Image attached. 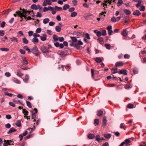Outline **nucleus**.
Wrapping results in <instances>:
<instances>
[{"instance_id": "f257e3e1", "label": "nucleus", "mask_w": 146, "mask_h": 146, "mask_svg": "<svg viewBox=\"0 0 146 146\" xmlns=\"http://www.w3.org/2000/svg\"><path fill=\"white\" fill-rule=\"evenodd\" d=\"M21 11H17L16 13L17 15L19 17H20L21 19L23 17H24V18L26 20H30L32 19L31 17L30 16H28V17H26L25 16L27 14H29L30 12L28 11H26V10L23 9L22 13Z\"/></svg>"}, {"instance_id": "f03ea898", "label": "nucleus", "mask_w": 146, "mask_h": 146, "mask_svg": "<svg viewBox=\"0 0 146 146\" xmlns=\"http://www.w3.org/2000/svg\"><path fill=\"white\" fill-rule=\"evenodd\" d=\"M31 52L35 54L36 56H38L40 54L39 51L38 50L37 48L35 46L33 47L31 50Z\"/></svg>"}, {"instance_id": "7ed1b4c3", "label": "nucleus", "mask_w": 146, "mask_h": 146, "mask_svg": "<svg viewBox=\"0 0 146 146\" xmlns=\"http://www.w3.org/2000/svg\"><path fill=\"white\" fill-rule=\"evenodd\" d=\"M40 49L42 52L44 53H48L49 51V50H48V48H47V47L44 45L41 46Z\"/></svg>"}, {"instance_id": "20e7f679", "label": "nucleus", "mask_w": 146, "mask_h": 146, "mask_svg": "<svg viewBox=\"0 0 146 146\" xmlns=\"http://www.w3.org/2000/svg\"><path fill=\"white\" fill-rule=\"evenodd\" d=\"M31 111L32 113V119H34L36 117V113L37 112V109L36 108L33 109H32Z\"/></svg>"}, {"instance_id": "39448f33", "label": "nucleus", "mask_w": 146, "mask_h": 146, "mask_svg": "<svg viewBox=\"0 0 146 146\" xmlns=\"http://www.w3.org/2000/svg\"><path fill=\"white\" fill-rule=\"evenodd\" d=\"M52 2L50 0H44L42 3L43 6H46L48 4V5H51Z\"/></svg>"}, {"instance_id": "423d86ee", "label": "nucleus", "mask_w": 146, "mask_h": 146, "mask_svg": "<svg viewBox=\"0 0 146 146\" xmlns=\"http://www.w3.org/2000/svg\"><path fill=\"white\" fill-rule=\"evenodd\" d=\"M121 34L123 36H124L123 39H125V37L128 34V32L127 30L125 29H124L122 32Z\"/></svg>"}, {"instance_id": "0eeeda50", "label": "nucleus", "mask_w": 146, "mask_h": 146, "mask_svg": "<svg viewBox=\"0 0 146 146\" xmlns=\"http://www.w3.org/2000/svg\"><path fill=\"white\" fill-rule=\"evenodd\" d=\"M124 63L122 61L117 62L115 64L116 67L122 66L123 65Z\"/></svg>"}, {"instance_id": "6e6552de", "label": "nucleus", "mask_w": 146, "mask_h": 146, "mask_svg": "<svg viewBox=\"0 0 146 146\" xmlns=\"http://www.w3.org/2000/svg\"><path fill=\"white\" fill-rule=\"evenodd\" d=\"M127 71L126 70H121L118 72L119 74H123L124 75H127V74L126 72Z\"/></svg>"}, {"instance_id": "1a4fd4ad", "label": "nucleus", "mask_w": 146, "mask_h": 146, "mask_svg": "<svg viewBox=\"0 0 146 146\" xmlns=\"http://www.w3.org/2000/svg\"><path fill=\"white\" fill-rule=\"evenodd\" d=\"M94 32L96 34V35L98 37H100L102 35V33L100 31H99L98 30H94Z\"/></svg>"}, {"instance_id": "9d476101", "label": "nucleus", "mask_w": 146, "mask_h": 146, "mask_svg": "<svg viewBox=\"0 0 146 146\" xmlns=\"http://www.w3.org/2000/svg\"><path fill=\"white\" fill-rule=\"evenodd\" d=\"M141 14V13L138 10H135L134 11L133 13V15L137 16H139Z\"/></svg>"}, {"instance_id": "9b49d317", "label": "nucleus", "mask_w": 146, "mask_h": 146, "mask_svg": "<svg viewBox=\"0 0 146 146\" xmlns=\"http://www.w3.org/2000/svg\"><path fill=\"white\" fill-rule=\"evenodd\" d=\"M25 57L24 56H23L22 57V60H23V65L24 64H28V62L25 59Z\"/></svg>"}, {"instance_id": "f8f14e48", "label": "nucleus", "mask_w": 146, "mask_h": 146, "mask_svg": "<svg viewBox=\"0 0 146 146\" xmlns=\"http://www.w3.org/2000/svg\"><path fill=\"white\" fill-rule=\"evenodd\" d=\"M16 131V129H15L13 127H12L10 129L9 131L7 132V133L9 134L11 133L15 132Z\"/></svg>"}, {"instance_id": "ddd939ff", "label": "nucleus", "mask_w": 146, "mask_h": 146, "mask_svg": "<svg viewBox=\"0 0 146 146\" xmlns=\"http://www.w3.org/2000/svg\"><path fill=\"white\" fill-rule=\"evenodd\" d=\"M43 36H40V38L41 40L45 41L46 39V35L45 34L43 35Z\"/></svg>"}, {"instance_id": "4468645a", "label": "nucleus", "mask_w": 146, "mask_h": 146, "mask_svg": "<svg viewBox=\"0 0 146 146\" xmlns=\"http://www.w3.org/2000/svg\"><path fill=\"white\" fill-rule=\"evenodd\" d=\"M103 114V112L101 110H99L98 111L97 115L98 116H101Z\"/></svg>"}, {"instance_id": "2eb2a0df", "label": "nucleus", "mask_w": 146, "mask_h": 146, "mask_svg": "<svg viewBox=\"0 0 146 146\" xmlns=\"http://www.w3.org/2000/svg\"><path fill=\"white\" fill-rule=\"evenodd\" d=\"M4 142L3 144V146H7L8 145H10V144L9 143V142L8 141V140H4Z\"/></svg>"}, {"instance_id": "dca6fc26", "label": "nucleus", "mask_w": 146, "mask_h": 146, "mask_svg": "<svg viewBox=\"0 0 146 146\" xmlns=\"http://www.w3.org/2000/svg\"><path fill=\"white\" fill-rule=\"evenodd\" d=\"M88 137L90 139H92L95 137V136L93 134L90 133L88 134Z\"/></svg>"}, {"instance_id": "f3484780", "label": "nucleus", "mask_w": 146, "mask_h": 146, "mask_svg": "<svg viewBox=\"0 0 146 146\" xmlns=\"http://www.w3.org/2000/svg\"><path fill=\"white\" fill-rule=\"evenodd\" d=\"M70 38L71 39L72 42H76L78 41L77 38L74 36L70 37Z\"/></svg>"}, {"instance_id": "a211bd4d", "label": "nucleus", "mask_w": 146, "mask_h": 146, "mask_svg": "<svg viewBox=\"0 0 146 146\" xmlns=\"http://www.w3.org/2000/svg\"><path fill=\"white\" fill-rule=\"evenodd\" d=\"M22 113H24L25 115H28L29 112L25 109H23Z\"/></svg>"}, {"instance_id": "6ab92c4d", "label": "nucleus", "mask_w": 146, "mask_h": 146, "mask_svg": "<svg viewBox=\"0 0 146 146\" xmlns=\"http://www.w3.org/2000/svg\"><path fill=\"white\" fill-rule=\"evenodd\" d=\"M106 118L107 117L106 116H104L103 117V125L104 126H106V123L107 121L106 120Z\"/></svg>"}, {"instance_id": "aec40b11", "label": "nucleus", "mask_w": 146, "mask_h": 146, "mask_svg": "<svg viewBox=\"0 0 146 146\" xmlns=\"http://www.w3.org/2000/svg\"><path fill=\"white\" fill-rule=\"evenodd\" d=\"M31 8L32 9L35 10H36L38 9L37 5L35 4L32 5L31 6Z\"/></svg>"}, {"instance_id": "412c9836", "label": "nucleus", "mask_w": 146, "mask_h": 146, "mask_svg": "<svg viewBox=\"0 0 146 146\" xmlns=\"http://www.w3.org/2000/svg\"><path fill=\"white\" fill-rule=\"evenodd\" d=\"M21 120H17L15 123L17 126L21 127Z\"/></svg>"}, {"instance_id": "4be33fe9", "label": "nucleus", "mask_w": 146, "mask_h": 146, "mask_svg": "<svg viewBox=\"0 0 146 146\" xmlns=\"http://www.w3.org/2000/svg\"><path fill=\"white\" fill-rule=\"evenodd\" d=\"M124 12L127 15H130L131 13L129 9L124 10Z\"/></svg>"}, {"instance_id": "5701e85b", "label": "nucleus", "mask_w": 146, "mask_h": 146, "mask_svg": "<svg viewBox=\"0 0 146 146\" xmlns=\"http://www.w3.org/2000/svg\"><path fill=\"white\" fill-rule=\"evenodd\" d=\"M31 41L33 42L34 44L36 43H37L38 42V39L37 38H34Z\"/></svg>"}, {"instance_id": "b1692460", "label": "nucleus", "mask_w": 146, "mask_h": 146, "mask_svg": "<svg viewBox=\"0 0 146 146\" xmlns=\"http://www.w3.org/2000/svg\"><path fill=\"white\" fill-rule=\"evenodd\" d=\"M58 37L56 35H54L53 36V39L54 40V42H56L58 39Z\"/></svg>"}, {"instance_id": "393cba45", "label": "nucleus", "mask_w": 146, "mask_h": 146, "mask_svg": "<svg viewBox=\"0 0 146 146\" xmlns=\"http://www.w3.org/2000/svg\"><path fill=\"white\" fill-rule=\"evenodd\" d=\"M99 120L98 119H96L94 120V124L96 126L99 124Z\"/></svg>"}, {"instance_id": "a878e982", "label": "nucleus", "mask_w": 146, "mask_h": 146, "mask_svg": "<svg viewBox=\"0 0 146 146\" xmlns=\"http://www.w3.org/2000/svg\"><path fill=\"white\" fill-rule=\"evenodd\" d=\"M69 6L68 5L66 4L63 7V9L64 10H66L67 9L69 8Z\"/></svg>"}, {"instance_id": "bb28decb", "label": "nucleus", "mask_w": 146, "mask_h": 146, "mask_svg": "<svg viewBox=\"0 0 146 146\" xmlns=\"http://www.w3.org/2000/svg\"><path fill=\"white\" fill-rule=\"evenodd\" d=\"M108 31V34L109 35H111L113 33V31L111 30L112 28H107Z\"/></svg>"}, {"instance_id": "cd10ccee", "label": "nucleus", "mask_w": 146, "mask_h": 146, "mask_svg": "<svg viewBox=\"0 0 146 146\" xmlns=\"http://www.w3.org/2000/svg\"><path fill=\"white\" fill-rule=\"evenodd\" d=\"M95 61L96 62L98 63H99L102 62V60L100 58L97 57L96 58Z\"/></svg>"}, {"instance_id": "c85d7f7f", "label": "nucleus", "mask_w": 146, "mask_h": 146, "mask_svg": "<svg viewBox=\"0 0 146 146\" xmlns=\"http://www.w3.org/2000/svg\"><path fill=\"white\" fill-rule=\"evenodd\" d=\"M77 13L76 12H73L71 13L70 16L72 17H74L76 16Z\"/></svg>"}, {"instance_id": "c756f323", "label": "nucleus", "mask_w": 146, "mask_h": 146, "mask_svg": "<svg viewBox=\"0 0 146 146\" xmlns=\"http://www.w3.org/2000/svg\"><path fill=\"white\" fill-rule=\"evenodd\" d=\"M24 49H25L27 51H28V53L31 52V50L29 48H28V46H25L24 47Z\"/></svg>"}, {"instance_id": "7c9ffc66", "label": "nucleus", "mask_w": 146, "mask_h": 146, "mask_svg": "<svg viewBox=\"0 0 146 146\" xmlns=\"http://www.w3.org/2000/svg\"><path fill=\"white\" fill-rule=\"evenodd\" d=\"M13 102H15L16 103H19L21 104L22 105H24L21 102H20L19 100H18L17 101V100L16 98H14L13 100Z\"/></svg>"}, {"instance_id": "2f4dec72", "label": "nucleus", "mask_w": 146, "mask_h": 146, "mask_svg": "<svg viewBox=\"0 0 146 146\" xmlns=\"http://www.w3.org/2000/svg\"><path fill=\"white\" fill-rule=\"evenodd\" d=\"M104 136L107 139H109L111 137V135L110 134H104Z\"/></svg>"}, {"instance_id": "473e14b6", "label": "nucleus", "mask_w": 146, "mask_h": 146, "mask_svg": "<svg viewBox=\"0 0 146 146\" xmlns=\"http://www.w3.org/2000/svg\"><path fill=\"white\" fill-rule=\"evenodd\" d=\"M123 3V1L122 0H119L117 3V5L118 7H119Z\"/></svg>"}, {"instance_id": "72a5a7b5", "label": "nucleus", "mask_w": 146, "mask_h": 146, "mask_svg": "<svg viewBox=\"0 0 146 146\" xmlns=\"http://www.w3.org/2000/svg\"><path fill=\"white\" fill-rule=\"evenodd\" d=\"M49 19L48 18H46L44 19L43 21V23L44 24H46L49 22Z\"/></svg>"}, {"instance_id": "f704fd0d", "label": "nucleus", "mask_w": 146, "mask_h": 146, "mask_svg": "<svg viewBox=\"0 0 146 146\" xmlns=\"http://www.w3.org/2000/svg\"><path fill=\"white\" fill-rule=\"evenodd\" d=\"M35 126H34L32 128H29L27 129V130H30V129H31V131H30V133H31L33 132V131L35 130Z\"/></svg>"}, {"instance_id": "c9c22d12", "label": "nucleus", "mask_w": 146, "mask_h": 146, "mask_svg": "<svg viewBox=\"0 0 146 146\" xmlns=\"http://www.w3.org/2000/svg\"><path fill=\"white\" fill-rule=\"evenodd\" d=\"M23 42L25 44H27L28 43V41L25 38H23Z\"/></svg>"}, {"instance_id": "e433bc0d", "label": "nucleus", "mask_w": 146, "mask_h": 146, "mask_svg": "<svg viewBox=\"0 0 146 146\" xmlns=\"http://www.w3.org/2000/svg\"><path fill=\"white\" fill-rule=\"evenodd\" d=\"M10 39H11V41H14L15 42H17V38L16 37H12V38H10Z\"/></svg>"}, {"instance_id": "4c0bfd02", "label": "nucleus", "mask_w": 146, "mask_h": 146, "mask_svg": "<svg viewBox=\"0 0 146 146\" xmlns=\"http://www.w3.org/2000/svg\"><path fill=\"white\" fill-rule=\"evenodd\" d=\"M54 7L55 9L58 11H60L62 10V7H58L56 6H55Z\"/></svg>"}, {"instance_id": "58836bf2", "label": "nucleus", "mask_w": 146, "mask_h": 146, "mask_svg": "<svg viewBox=\"0 0 146 146\" xmlns=\"http://www.w3.org/2000/svg\"><path fill=\"white\" fill-rule=\"evenodd\" d=\"M26 102L27 104V105L28 106L29 108H31V103L29 102L26 101Z\"/></svg>"}, {"instance_id": "ea45409f", "label": "nucleus", "mask_w": 146, "mask_h": 146, "mask_svg": "<svg viewBox=\"0 0 146 146\" xmlns=\"http://www.w3.org/2000/svg\"><path fill=\"white\" fill-rule=\"evenodd\" d=\"M96 140L98 141L99 142H100L101 139L99 135H97L96 137Z\"/></svg>"}, {"instance_id": "a19ab883", "label": "nucleus", "mask_w": 146, "mask_h": 146, "mask_svg": "<svg viewBox=\"0 0 146 146\" xmlns=\"http://www.w3.org/2000/svg\"><path fill=\"white\" fill-rule=\"evenodd\" d=\"M140 11H143L145 9V7L144 6H141L139 9Z\"/></svg>"}, {"instance_id": "79ce46f5", "label": "nucleus", "mask_w": 146, "mask_h": 146, "mask_svg": "<svg viewBox=\"0 0 146 146\" xmlns=\"http://www.w3.org/2000/svg\"><path fill=\"white\" fill-rule=\"evenodd\" d=\"M101 33L102 35L103 36H105L107 35L106 31L105 30H103Z\"/></svg>"}, {"instance_id": "37998d69", "label": "nucleus", "mask_w": 146, "mask_h": 146, "mask_svg": "<svg viewBox=\"0 0 146 146\" xmlns=\"http://www.w3.org/2000/svg\"><path fill=\"white\" fill-rule=\"evenodd\" d=\"M142 2V1H139L138 3L136 4V6L137 8L139 7L141 5V3Z\"/></svg>"}, {"instance_id": "c03bdc74", "label": "nucleus", "mask_w": 146, "mask_h": 146, "mask_svg": "<svg viewBox=\"0 0 146 146\" xmlns=\"http://www.w3.org/2000/svg\"><path fill=\"white\" fill-rule=\"evenodd\" d=\"M72 3L74 6H75L77 5V0H73L72 1Z\"/></svg>"}, {"instance_id": "a18cd8bd", "label": "nucleus", "mask_w": 146, "mask_h": 146, "mask_svg": "<svg viewBox=\"0 0 146 146\" xmlns=\"http://www.w3.org/2000/svg\"><path fill=\"white\" fill-rule=\"evenodd\" d=\"M133 105L132 104H128L127 106V108H133Z\"/></svg>"}, {"instance_id": "49530a36", "label": "nucleus", "mask_w": 146, "mask_h": 146, "mask_svg": "<svg viewBox=\"0 0 146 146\" xmlns=\"http://www.w3.org/2000/svg\"><path fill=\"white\" fill-rule=\"evenodd\" d=\"M13 81L15 82L17 84H20V82L19 80L18 79L15 78H14L13 79Z\"/></svg>"}, {"instance_id": "de8ad7c7", "label": "nucleus", "mask_w": 146, "mask_h": 146, "mask_svg": "<svg viewBox=\"0 0 146 146\" xmlns=\"http://www.w3.org/2000/svg\"><path fill=\"white\" fill-rule=\"evenodd\" d=\"M0 50L3 51H7L9 50V49L7 48H1Z\"/></svg>"}, {"instance_id": "09e8293b", "label": "nucleus", "mask_w": 146, "mask_h": 146, "mask_svg": "<svg viewBox=\"0 0 146 146\" xmlns=\"http://www.w3.org/2000/svg\"><path fill=\"white\" fill-rule=\"evenodd\" d=\"M132 87V86L130 85H126L125 86V88L126 89H129V88H131Z\"/></svg>"}, {"instance_id": "8fccbe9b", "label": "nucleus", "mask_w": 146, "mask_h": 146, "mask_svg": "<svg viewBox=\"0 0 146 146\" xmlns=\"http://www.w3.org/2000/svg\"><path fill=\"white\" fill-rule=\"evenodd\" d=\"M124 142H125V144L127 145L130 142V141L129 139H127L125 140Z\"/></svg>"}, {"instance_id": "3c124183", "label": "nucleus", "mask_w": 146, "mask_h": 146, "mask_svg": "<svg viewBox=\"0 0 146 146\" xmlns=\"http://www.w3.org/2000/svg\"><path fill=\"white\" fill-rule=\"evenodd\" d=\"M105 45L107 49H109L110 48L111 46L110 44H106Z\"/></svg>"}, {"instance_id": "603ef678", "label": "nucleus", "mask_w": 146, "mask_h": 146, "mask_svg": "<svg viewBox=\"0 0 146 146\" xmlns=\"http://www.w3.org/2000/svg\"><path fill=\"white\" fill-rule=\"evenodd\" d=\"M5 34V31L3 30L0 31V35L1 36H3Z\"/></svg>"}, {"instance_id": "864d4df0", "label": "nucleus", "mask_w": 146, "mask_h": 146, "mask_svg": "<svg viewBox=\"0 0 146 146\" xmlns=\"http://www.w3.org/2000/svg\"><path fill=\"white\" fill-rule=\"evenodd\" d=\"M37 17H41L42 16V14L39 12H38L36 15Z\"/></svg>"}, {"instance_id": "5fc2aeb1", "label": "nucleus", "mask_w": 146, "mask_h": 146, "mask_svg": "<svg viewBox=\"0 0 146 146\" xmlns=\"http://www.w3.org/2000/svg\"><path fill=\"white\" fill-rule=\"evenodd\" d=\"M98 40L99 42L100 43L102 42L103 41L104 39L102 37H100L98 38Z\"/></svg>"}, {"instance_id": "6e6d98bb", "label": "nucleus", "mask_w": 146, "mask_h": 146, "mask_svg": "<svg viewBox=\"0 0 146 146\" xmlns=\"http://www.w3.org/2000/svg\"><path fill=\"white\" fill-rule=\"evenodd\" d=\"M29 79V76L27 74L25 76V79L24 80V81L25 82H27Z\"/></svg>"}, {"instance_id": "4d7b16f0", "label": "nucleus", "mask_w": 146, "mask_h": 146, "mask_svg": "<svg viewBox=\"0 0 146 146\" xmlns=\"http://www.w3.org/2000/svg\"><path fill=\"white\" fill-rule=\"evenodd\" d=\"M5 95L8 96L9 97H11L13 94H12L9 93L8 92H5Z\"/></svg>"}, {"instance_id": "13d9d810", "label": "nucleus", "mask_w": 146, "mask_h": 146, "mask_svg": "<svg viewBox=\"0 0 146 146\" xmlns=\"http://www.w3.org/2000/svg\"><path fill=\"white\" fill-rule=\"evenodd\" d=\"M91 72L92 76V78H94V69H91Z\"/></svg>"}, {"instance_id": "bf43d9fd", "label": "nucleus", "mask_w": 146, "mask_h": 146, "mask_svg": "<svg viewBox=\"0 0 146 146\" xmlns=\"http://www.w3.org/2000/svg\"><path fill=\"white\" fill-rule=\"evenodd\" d=\"M85 37L86 38H87L88 39H90V35L88 33H86L85 34Z\"/></svg>"}, {"instance_id": "052dcab7", "label": "nucleus", "mask_w": 146, "mask_h": 146, "mask_svg": "<svg viewBox=\"0 0 146 146\" xmlns=\"http://www.w3.org/2000/svg\"><path fill=\"white\" fill-rule=\"evenodd\" d=\"M5 23L4 21H3L1 23L0 25L1 27H4L5 26Z\"/></svg>"}, {"instance_id": "680f3d73", "label": "nucleus", "mask_w": 146, "mask_h": 146, "mask_svg": "<svg viewBox=\"0 0 146 146\" xmlns=\"http://www.w3.org/2000/svg\"><path fill=\"white\" fill-rule=\"evenodd\" d=\"M19 51L21 54H24L25 53V51L23 49H20Z\"/></svg>"}, {"instance_id": "e2e57ef3", "label": "nucleus", "mask_w": 146, "mask_h": 146, "mask_svg": "<svg viewBox=\"0 0 146 146\" xmlns=\"http://www.w3.org/2000/svg\"><path fill=\"white\" fill-rule=\"evenodd\" d=\"M17 75L19 76H21L23 75V74L21 73V72L19 71L17 72Z\"/></svg>"}, {"instance_id": "0e129e2a", "label": "nucleus", "mask_w": 146, "mask_h": 146, "mask_svg": "<svg viewBox=\"0 0 146 146\" xmlns=\"http://www.w3.org/2000/svg\"><path fill=\"white\" fill-rule=\"evenodd\" d=\"M58 40L60 42H62L64 41V39L63 37H59Z\"/></svg>"}, {"instance_id": "69168bd1", "label": "nucleus", "mask_w": 146, "mask_h": 146, "mask_svg": "<svg viewBox=\"0 0 146 146\" xmlns=\"http://www.w3.org/2000/svg\"><path fill=\"white\" fill-rule=\"evenodd\" d=\"M33 36L34 38H36V37H39L40 36V35L38 34H37L36 33H34L33 34Z\"/></svg>"}, {"instance_id": "338daca9", "label": "nucleus", "mask_w": 146, "mask_h": 146, "mask_svg": "<svg viewBox=\"0 0 146 146\" xmlns=\"http://www.w3.org/2000/svg\"><path fill=\"white\" fill-rule=\"evenodd\" d=\"M75 9V8L74 7H71L69 8L68 11L70 12H72Z\"/></svg>"}, {"instance_id": "774afa93", "label": "nucleus", "mask_w": 146, "mask_h": 146, "mask_svg": "<svg viewBox=\"0 0 146 146\" xmlns=\"http://www.w3.org/2000/svg\"><path fill=\"white\" fill-rule=\"evenodd\" d=\"M79 45L77 43H75V44L74 46V47L76 48L77 49H79L80 46H79Z\"/></svg>"}]
</instances>
